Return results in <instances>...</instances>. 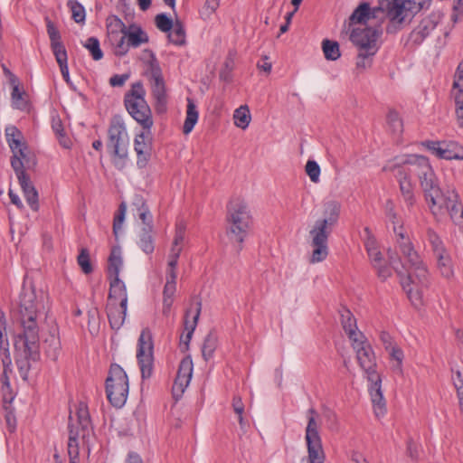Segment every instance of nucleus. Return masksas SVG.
Segmentation results:
<instances>
[{"mask_svg":"<svg viewBox=\"0 0 463 463\" xmlns=\"http://www.w3.org/2000/svg\"><path fill=\"white\" fill-rule=\"evenodd\" d=\"M45 311L44 296L33 288H23L18 309L14 317L19 325L14 335L15 364L23 380H27L31 362L40 360V338L37 319Z\"/></svg>","mask_w":463,"mask_h":463,"instance_id":"obj_1","label":"nucleus"},{"mask_svg":"<svg viewBox=\"0 0 463 463\" xmlns=\"http://www.w3.org/2000/svg\"><path fill=\"white\" fill-rule=\"evenodd\" d=\"M410 171L415 172L419 178L420 187L424 194L425 201L434 217L445 213L449 202H455V190H442L427 157H413Z\"/></svg>","mask_w":463,"mask_h":463,"instance_id":"obj_2","label":"nucleus"},{"mask_svg":"<svg viewBox=\"0 0 463 463\" xmlns=\"http://www.w3.org/2000/svg\"><path fill=\"white\" fill-rule=\"evenodd\" d=\"M341 212L340 203L331 200L323 205V217L317 219L309 231L312 253L311 263L321 262L328 255V238L337 224Z\"/></svg>","mask_w":463,"mask_h":463,"instance_id":"obj_3","label":"nucleus"},{"mask_svg":"<svg viewBox=\"0 0 463 463\" xmlns=\"http://www.w3.org/2000/svg\"><path fill=\"white\" fill-rule=\"evenodd\" d=\"M253 225L249 205L240 198L232 200L227 206L226 236L235 245L237 252L243 248V242Z\"/></svg>","mask_w":463,"mask_h":463,"instance_id":"obj_4","label":"nucleus"},{"mask_svg":"<svg viewBox=\"0 0 463 463\" xmlns=\"http://www.w3.org/2000/svg\"><path fill=\"white\" fill-rule=\"evenodd\" d=\"M393 232L395 233L396 243L399 250L403 258L407 260L409 264L408 268L402 264V269L399 268V269L402 270L405 274H414L420 284L426 285L428 282V269L423 264L420 255L415 250L414 246L404 232L403 227H394Z\"/></svg>","mask_w":463,"mask_h":463,"instance_id":"obj_5","label":"nucleus"},{"mask_svg":"<svg viewBox=\"0 0 463 463\" xmlns=\"http://www.w3.org/2000/svg\"><path fill=\"white\" fill-rule=\"evenodd\" d=\"M128 135L124 122L119 117H114L108 128L107 147L112 155L115 166L122 168L128 157Z\"/></svg>","mask_w":463,"mask_h":463,"instance_id":"obj_6","label":"nucleus"},{"mask_svg":"<svg viewBox=\"0 0 463 463\" xmlns=\"http://www.w3.org/2000/svg\"><path fill=\"white\" fill-rule=\"evenodd\" d=\"M146 78L150 84L156 112H165L167 103L165 81L159 61L148 50H146Z\"/></svg>","mask_w":463,"mask_h":463,"instance_id":"obj_7","label":"nucleus"},{"mask_svg":"<svg viewBox=\"0 0 463 463\" xmlns=\"http://www.w3.org/2000/svg\"><path fill=\"white\" fill-rule=\"evenodd\" d=\"M106 394L110 404L121 408L128 394V375L118 364H111L106 379Z\"/></svg>","mask_w":463,"mask_h":463,"instance_id":"obj_8","label":"nucleus"},{"mask_svg":"<svg viewBox=\"0 0 463 463\" xmlns=\"http://www.w3.org/2000/svg\"><path fill=\"white\" fill-rule=\"evenodd\" d=\"M351 346L355 353L356 361L360 368L366 374L367 379H377V363L374 351L365 335L353 342Z\"/></svg>","mask_w":463,"mask_h":463,"instance_id":"obj_9","label":"nucleus"},{"mask_svg":"<svg viewBox=\"0 0 463 463\" xmlns=\"http://www.w3.org/2000/svg\"><path fill=\"white\" fill-rule=\"evenodd\" d=\"M124 105L128 114L145 129V90L138 80L124 95Z\"/></svg>","mask_w":463,"mask_h":463,"instance_id":"obj_10","label":"nucleus"},{"mask_svg":"<svg viewBox=\"0 0 463 463\" xmlns=\"http://www.w3.org/2000/svg\"><path fill=\"white\" fill-rule=\"evenodd\" d=\"M415 3L411 0H379V6L373 9L385 12L391 23L401 25L408 17L413 16Z\"/></svg>","mask_w":463,"mask_h":463,"instance_id":"obj_11","label":"nucleus"},{"mask_svg":"<svg viewBox=\"0 0 463 463\" xmlns=\"http://www.w3.org/2000/svg\"><path fill=\"white\" fill-rule=\"evenodd\" d=\"M390 263L393 269L397 272L401 279V284L403 290L406 292L409 299L415 307L421 305L422 292L421 288L427 287L428 284L422 285L416 279L412 273L405 274L402 270L399 269L400 260L390 256ZM429 283V281L427 282Z\"/></svg>","mask_w":463,"mask_h":463,"instance_id":"obj_12","label":"nucleus"},{"mask_svg":"<svg viewBox=\"0 0 463 463\" xmlns=\"http://www.w3.org/2000/svg\"><path fill=\"white\" fill-rule=\"evenodd\" d=\"M413 157H423L422 156H410L406 158L394 159L393 163H389L384 166V170L391 171L396 176L402 194L411 193L413 191L412 184L410 180L411 175H416L415 172L410 171Z\"/></svg>","mask_w":463,"mask_h":463,"instance_id":"obj_13","label":"nucleus"},{"mask_svg":"<svg viewBox=\"0 0 463 463\" xmlns=\"http://www.w3.org/2000/svg\"><path fill=\"white\" fill-rule=\"evenodd\" d=\"M383 32L378 27L355 28L350 34V40L357 50L370 51L369 48L374 47L378 52V40Z\"/></svg>","mask_w":463,"mask_h":463,"instance_id":"obj_14","label":"nucleus"},{"mask_svg":"<svg viewBox=\"0 0 463 463\" xmlns=\"http://www.w3.org/2000/svg\"><path fill=\"white\" fill-rule=\"evenodd\" d=\"M194 364L190 355L183 358L179 364L176 377L175 379L172 392L175 400H179L187 386L189 385L193 375Z\"/></svg>","mask_w":463,"mask_h":463,"instance_id":"obj_15","label":"nucleus"},{"mask_svg":"<svg viewBox=\"0 0 463 463\" xmlns=\"http://www.w3.org/2000/svg\"><path fill=\"white\" fill-rule=\"evenodd\" d=\"M202 310V302L200 300L193 303L185 311L184 326L186 335L181 336L180 348L183 352L189 349V343L192 339L193 334L196 328L198 319Z\"/></svg>","mask_w":463,"mask_h":463,"instance_id":"obj_16","label":"nucleus"},{"mask_svg":"<svg viewBox=\"0 0 463 463\" xmlns=\"http://www.w3.org/2000/svg\"><path fill=\"white\" fill-rule=\"evenodd\" d=\"M5 137L8 146L13 153L11 163L15 159L23 161L25 158V150L27 146L24 142L22 132L15 126H8L5 128Z\"/></svg>","mask_w":463,"mask_h":463,"instance_id":"obj_17","label":"nucleus"},{"mask_svg":"<svg viewBox=\"0 0 463 463\" xmlns=\"http://www.w3.org/2000/svg\"><path fill=\"white\" fill-rule=\"evenodd\" d=\"M428 148L439 158L447 160L463 159V148L454 142L430 141L428 142Z\"/></svg>","mask_w":463,"mask_h":463,"instance_id":"obj_18","label":"nucleus"},{"mask_svg":"<svg viewBox=\"0 0 463 463\" xmlns=\"http://www.w3.org/2000/svg\"><path fill=\"white\" fill-rule=\"evenodd\" d=\"M370 383L369 393L373 406V411L377 418L383 416L386 412V402L382 392L381 376L378 375L377 379H367Z\"/></svg>","mask_w":463,"mask_h":463,"instance_id":"obj_19","label":"nucleus"},{"mask_svg":"<svg viewBox=\"0 0 463 463\" xmlns=\"http://www.w3.org/2000/svg\"><path fill=\"white\" fill-rule=\"evenodd\" d=\"M437 24L430 17L424 18L420 21L419 25L413 29L408 39V43L413 46L420 45L424 40L436 28Z\"/></svg>","mask_w":463,"mask_h":463,"instance_id":"obj_20","label":"nucleus"},{"mask_svg":"<svg viewBox=\"0 0 463 463\" xmlns=\"http://www.w3.org/2000/svg\"><path fill=\"white\" fill-rule=\"evenodd\" d=\"M340 317L343 329L347 335L350 342H353L360 337L363 338L364 334L358 330L356 319L349 309L343 307L340 310Z\"/></svg>","mask_w":463,"mask_h":463,"instance_id":"obj_21","label":"nucleus"},{"mask_svg":"<svg viewBox=\"0 0 463 463\" xmlns=\"http://www.w3.org/2000/svg\"><path fill=\"white\" fill-rule=\"evenodd\" d=\"M109 293L108 302L121 304L122 307L128 304V295L125 283L119 279V277L109 278Z\"/></svg>","mask_w":463,"mask_h":463,"instance_id":"obj_22","label":"nucleus"},{"mask_svg":"<svg viewBox=\"0 0 463 463\" xmlns=\"http://www.w3.org/2000/svg\"><path fill=\"white\" fill-rule=\"evenodd\" d=\"M107 316L112 329L118 330L126 317L127 306L122 307L121 304L107 303Z\"/></svg>","mask_w":463,"mask_h":463,"instance_id":"obj_23","label":"nucleus"},{"mask_svg":"<svg viewBox=\"0 0 463 463\" xmlns=\"http://www.w3.org/2000/svg\"><path fill=\"white\" fill-rule=\"evenodd\" d=\"M72 417L70 416L69 423V440H68V455L70 458V463H79L80 447H79V437L80 430H74V424L71 422Z\"/></svg>","mask_w":463,"mask_h":463,"instance_id":"obj_24","label":"nucleus"},{"mask_svg":"<svg viewBox=\"0 0 463 463\" xmlns=\"http://www.w3.org/2000/svg\"><path fill=\"white\" fill-rule=\"evenodd\" d=\"M307 425L306 427V442L307 441H320L321 437L319 435L318 428L319 423L317 421L318 414L314 408H310L307 412Z\"/></svg>","mask_w":463,"mask_h":463,"instance_id":"obj_25","label":"nucleus"},{"mask_svg":"<svg viewBox=\"0 0 463 463\" xmlns=\"http://www.w3.org/2000/svg\"><path fill=\"white\" fill-rule=\"evenodd\" d=\"M46 28L51 42V49L53 52V55L66 52L67 51L64 44L61 42V37L59 30L55 27L54 24L48 18H46Z\"/></svg>","mask_w":463,"mask_h":463,"instance_id":"obj_26","label":"nucleus"},{"mask_svg":"<svg viewBox=\"0 0 463 463\" xmlns=\"http://www.w3.org/2000/svg\"><path fill=\"white\" fill-rule=\"evenodd\" d=\"M176 273L166 275V282L164 288L163 313L167 314L170 311L173 296L176 289Z\"/></svg>","mask_w":463,"mask_h":463,"instance_id":"obj_27","label":"nucleus"},{"mask_svg":"<svg viewBox=\"0 0 463 463\" xmlns=\"http://www.w3.org/2000/svg\"><path fill=\"white\" fill-rule=\"evenodd\" d=\"M369 50L370 51L358 50L355 62V71L357 73H363L364 71L372 67L373 57L377 52L373 46L371 47V49L369 48Z\"/></svg>","mask_w":463,"mask_h":463,"instance_id":"obj_28","label":"nucleus"},{"mask_svg":"<svg viewBox=\"0 0 463 463\" xmlns=\"http://www.w3.org/2000/svg\"><path fill=\"white\" fill-rule=\"evenodd\" d=\"M12 167L16 174L24 194H26V192H31V188H35L31 182L29 175L24 170L23 161L15 159L14 162H12Z\"/></svg>","mask_w":463,"mask_h":463,"instance_id":"obj_29","label":"nucleus"},{"mask_svg":"<svg viewBox=\"0 0 463 463\" xmlns=\"http://www.w3.org/2000/svg\"><path fill=\"white\" fill-rule=\"evenodd\" d=\"M121 267L122 259L120 249L114 247L112 248L108 260V278L119 277V270Z\"/></svg>","mask_w":463,"mask_h":463,"instance_id":"obj_30","label":"nucleus"},{"mask_svg":"<svg viewBox=\"0 0 463 463\" xmlns=\"http://www.w3.org/2000/svg\"><path fill=\"white\" fill-rule=\"evenodd\" d=\"M198 111L196 105L194 104V100L192 99H187V109H186V118L184 123L183 127V132L184 134L187 135L189 134L194 125L197 123L198 120Z\"/></svg>","mask_w":463,"mask_h":463,"instance_id":"obj_31","label":"nucleus"},{"mask_svg":"<svg viewBox=\"0 0 463 463\" xmlns=\"http://www.w3.org/2000/svg\"><path fill=\"white\" fill-rule=\"evenodd\" d=\"M425 238H426V241L430 246L434 256L440 254V253L444 252L445 250H447L440 236L431 227L427 228Z\"/></svg>","mask_w":463,"mask_h":463,"instance_id":"obj_32","label":"nucleus"},{"mask_svg":"<svg viewBox=\"0 0 463 463\" xmlns=\"http://www.w3.org/2000/svg\"><path fill=\"white\" fill-rule=\"evenodd\" d=\"M437 259V265L440 274L446 278L450 279L454 275L452 260L448 250L435 256Z\"/></svg>","mask_w":463,"mask_h":463,"instance_id":"obj_33","label":"nucleus"},{"mask_svg":"<svg viewBox=\"0 0 463 463\" xmlns=\"http://www.w3.org/2000/svg\"><path fill=\"white\" fill-rule=\"evenodd\" d=\"M376 13L373 15V10L371 11L370 5L368 3H362L351 14L350 22L351 24L365 23L371 16L374 17Z\"/></svg>","mask_w":463,"mask_h":463,"instance_id":"obj_34","label":"nucleus"},{"mask_svg":"<svg viewBox=\"0 0 463 463\" xmlns=\"http://www.w3.org/2000/svg\"><path fill=\"white\" fill-rule=\"evenodd\" d=\"M77 417V424L74 425V430L79 429L80 433H81L82 437L85 435V431L90 425V418L87 406L84 403H80L76 411Z\"/></svg>","mask_w":463,"mask_h":463,"instance_id":"obj_35","label":"nucleus"},{"mask_svg":"<svg viewBox=\"0 0 463 463\" xmlns=\"http://www.w3.org/2000/svg\"><path fill=\"white\" fill-rule=\"evenodd\" d=\"M168 33V40L171 43L182 46L186 43L185 30L181 22L176 21Z\"/></svg>","mask_w":463,"mask_h":463,"instance_id":"obj_36","label":"nucleus"},{"mask_svg":"<svg viewBox=\"0 0 463 463\" xmlns=\"http://www.w3.org/2000/svg\"><path fill=\"white\" fill-rule=\"evenodd\" d=\"M308 462L324 463L325 455L322 448V441H307Z\"/></svg>","mask_w":463,"mask_h":463,"instance_id":"obj_37","label":"nucleus"},{"mask_svg":"<svg viewBox=\"0 0 463 463\" xmlns=\"http://www.w3.org/2000/svg\"><path fill=\"white\" fill-rule=\"evenodd\" d=\"M250 113L247 105H242L236 109L233 114L234 124L236 127L245 129L250 122Z\"/></svg>","mask_w":463,"mask_h":463,"instance_id":"obj_38","label":"nucleus"},{"mask_svg":"<svg viewBox=\"0 0 463 463\" xmlns=\"http://www.w3.org/2000/svg\"><path fill=\"white\" fill-rule=\"evenodd\" d=\"M217 335L213 332H209L205 336L202 346V355L205 361H208L213 357L217 347Z\"/></svg>","mask_w":463,"mask_h":463,"instance_id":"obj_39","label":"nucleus"},{"mask_svg":"<svg viewBox=\"0 0 463 463\" xmlns=\"http://www.w3.org/2000/svg\"><path fill=\"white\" fill-rule=\"evenodd\" d=\"M445 213H449L451 220L455 223H463V206L459 202L458 193L456 194L455 202H449V205L448 204V208H446Z\"/></svg>","mask_w":463,"mask_h":463,"instance_id":"obj_40","label":"nucleus"},{"mask_svg":"<svg viewBox=\"0 0 463 463\" xmlns=\"http://www.w3.org/2000/svg\"><path fill=\"white\" fill-rule=\"evenodd\" d=\"M142 29L135 24H131L128 28H126L123 33L128 40V45L132 47H137L145 41L142 38Z\"/></svg>","mask_w":463,"mask_h":463,"instance_id":"obj_41","label":"nucleus"},{"mask_svg":"<svg viewBox=\"0 0 463 463\" xmlns=\"http://www.w3.org/2000/svg\"><path fill=\"white\" fill-rule=\"evenodd\" d=\"M322 50L325 58L328 61H336L341 56L339 44L337 42L331 41L328 39L323 40Z\"/></svg>","mask_w":463,"mask_h":463,"instance_id":"obj_42","label":"nucleus"},{"mask_svg":"<svg viewBox=\"0 0 463 463\" xmlns=\"http://www.w3.org/2000/svg\"><path fill=\"white\" fill-rule=\"evenodd\" d=\"M127 26L122 20L116 15H111L107 19V29L113 38H117L119 33L123 34Z\"/></svg>","mask_w":463,"mask_h":463,"instance_id":"obj_43","label":"nucleus"},{"mask_svg":"<svg viewBox=\"0 0 463 463\" xmlns=\"http://www.w3.org/2000/svg\"><path fill=\"white\" fill-rule=\"evenodd\" d=\"M387 125L393 135L400 136L403 131L402 120L395 110H390L387 114Z\"/></svg>","mask_w":463,"mask_h":463,"instance_id":"obj_44","label":"nucleus"},{"mask_svg":"<svg viewBox=\"0 0 463 463\" xmlns=\"http://www.w3.org/2000/svg\"><path fill=\"white\" fill-rule=\"evenodd\" d=\"M68 6L71 12V18L77 24H84L86 12L84 6L77 0H69Z\"/></svg>","mask_w":463,"mask_h":463,"instance_id":"obj_45","label":"nucleus"},{"mask_svg":"<svg viewBox=\"0 0 463 463\" xmlns=\"http://www.w3.org/2000/svg\"><path fill=\"white\" fill-rule=\"evenodd\" d=\"M145 328L141 330L137 349V359L140 368L141 377L145 379Z\"/></svg>","mask_w":463,"mask_h":463,"instance_id":"obj_46","label":"nucleus"},{"mask_svg":"<svg viewBox=\"0 0 463 463\" xmlns=\"http://www.w3.org/2000/svg\"><path fill=\"white\" fill-rule=\"evenodd\" d=\"M83 46L90 52L94 61H99L103 58V52L100 49L99 41L98 38H88Z\"/></svg>","mask_w":463,"mask_h":463,"instance_id":"obj_47","label":"nucleus"},{"mask_svg":"<svg viewBox=\"0 0 463 463\" xmlns=\"http://www.w3.org/2000/svg\"><path fill=\"white\" fill-rule=\"evenodd\" d=\"M127 212V206L125 203H121L118 206V211L114 215L113 220V233L116 238H118L119 232L121 231L122 224L125 220V215Z\"/></svg>","mask_w":463,"mask_h":463,"instance_id":"obj_48","label":"nucleus"},{"mask_svg":"<svg viewBox=\"0 0 463 463\" xmlns=\"http://www.w3.org/2000/svg\"><path fill=\"white\" fill-rule=\"evenodd\" d=\"M186 230V223L183 219H179L175 224V234L173 241V246L171 249L181 248L183 246L184 241Z\"/></svg>","mask_w":463,"mask_h":463,"instance_id":"obj_49","label":"nucleus"},{"mask_svg":"<svg viewBox=\"0 0 463 463\" xmlns=\"http://www.w3.org/2000/svg\"><path fill=\"white\" fill-rule=\"evenodd\" d=\"M77 261H78V264L80 267L81 270L85 274H90L93 271V268L90 263V253H89L88 249H86V248L80 249V253L77 257Z\"/></svg>","mask_w":463,"mask_h":463,"instance_id":"obj_50","label":"nucleus"},{"mask_svg":"<svg viewBox=\"0 0 463 463\" xmlns=\"http://www.w3.org/2000/svg\"><path fill=\"white\" fill-rule=\"evenodd\" d=\"M387 352L389 353L390 357L396 362V364L392 366V369L397 371L399 373H402V364L404 358L402 350L397 345H394Z\"/></svg>","mask_w":463,"mask_h":463,"instance_id":"obj_51","label":"nucleus"},{"mask_svg":"<svg viewBox=\"0 0 463 463\" xmlns=\"http://www.w3.org/2000/svg\"><path fill=\"white\" fill-rule=\"evenodd\" d=\"M155 23L156 27L164 33L169 32L175 24L173 20L165 14H157L155 18Z\"/></svg>","mask_w":463,"mask_h":463,"instance_id":"obj_52","label":"nucleus"},{"mask_svg":"<svg viewBox=\"0 0 463 463\" xmlns=\"http://www.w3.org/2000/svg\"><path fill=\"white\" fill-rule=\"evenodd\" d=\"M306 173L313 183H317L320 176V166L314 160H308L306 164Z\"/></svg>","mask_w":463,"mask_h":463,"instance_id":"obj_53","label":"nucleus"},{"mask_svg":"<svg viewBox=\"0 0 463 463\" xmlns=\"http://www.w3.org/2000/svg\"><path fill=\"white\" fill-rule=\"evenodd\" d=\"M54 57H55L57 63L59 64V67H60V70H61L63 79L67 82H69L70 75H69V69H68V63H67V61H68L67 52L54 55Z\"/></svg>","mask_w":463,"mask_h":463,"instance_id":"obj_54","label":"nucleus"},{"mask_svg":"<svg viewBox=\"0 0 463 463\" xmlns=\"http://www.w3.org/2000/svg\"><path fill=\"white\" fill-rule=\"evenodd\" d=\"M232 408L236 414H238V420L239 423L241 428L245 426L244 418H243V412H244V404L241 401V398L240 396H233L232 399Z\"/></svg>","mask_w":463,"mask_h":463,"instance_id":"obj_55","label":"nucleus"},{"mask_svg":"<svg viewBox=\"0 0 463 463\" xmlns=\"http://www.w3.org/2000/svg\"><path fill=\"white\" fill-rule=\"evenodd\" d=\"M135 146V151L137 154L138 160L137 164L139 165L142 162V156L145 151V131H141L137 137H135L134 141Z\"/></svg>","mask_w":463,"mask_h":463,"instance_id":"obj_56","label":"nucleus"},{"mask_svg":"<svg viewBox=\"0 0 463 463\" xmlns=\"http://www.w3.org/2000/svg\"><path fill=\"white\" fill-rule=\"evenodd\" d=\"M181 253V248L171 249L169 254V261H168V271L166 275H171L175 272V268L177 266L178 259Z\"/></svg>","mask_w":463,"mask_h":463,"instance_id":"obj_57","label":"nucleus"},{"mask_svg":"<svg viewBox=\"0 0 463 463\" xmlns=\"http://www.w3.org/2000/svg\"><path fill=\"white\" fill-rule=\"evenodd\" d=\"M384 209H385V214H386L387 218L393 224V228L397 227V225L399 224V221H398V215L395 212V207H394L393 202L392 200H388L385 203Z\"/></svg>","mask_w":463,"mask_h":463,"instance_id":"obj_58","label":"nucleus"},{"mask_svg":"<svg viewBox=\"0 0 463 463\" xmlns=\"http://www.w3.org/2000/svg\"><path fill=\"white\" fill-rule=\"evenodd\" d=\"M4 408L5 411V419L6 421L7 429L10 432H14L16 428V419L14 413V410L11 408L10 405H4Z\"/></svg>","mask_w":463,"mask_h":463,"instance_id":"obj_59","label":"nucleus"},{"mask_svg":"<svg viewBox=\"0 0 463 463\" xmlns=\"http://www.w3.org/2000/svg\"><path fill=\"white\" fill-rule=\"evenodd\" d=\"M117 41L116 46H115V54L118 56H122L126 54L128 51V43H126V36L123 34L118 35L117 38L114 39Z\"/></svg>","mask_w":463,"mask_h":463,"instance_id":"obj_60","label":"nucleus"},{"mask_svg":"<svg viewBox=\"0 0 463 463\" xmlns=\"http://www.w3.org/2000/svg\"><path fill=\"white\" fill-rule=\"evenodd\" d=\"M12 102L14 108L16 109H24L25 107V101L23 98L24 92H22L19 87H15L13 89L12 93Z\"/></svg>","mask_w":463,"mask_h":463,"instance_id":"obj_61","label":"nucleus"},{"mask_svg":"<svg viewBox=\"0 0 463 463\" xmlns=\"http://www.w3.org/2000/svg\"><path fill=\"white\" fill-rule=\"evenodd\" d=\"M24 197L26 199L27 203L30 205L31 209L33 211H38L39 209V202H38V192L35 188H31V192H26L24 194Z\"/></svg>","mask_w":463,"mask_h":463,"instance_id":"obj_62","label":"nucleus"},{"mask_svg":"<svg viewBox=\"0 0 463 463\" xmlns=\"http://www.w3.org/2000/svg\"><path fill=\"white\" fill-rule=\"evenodd\" d=\"M60 349V343L58 339L55 338L54 335L51 336V344L49 348L45 350L46 354L53 361H55L58 357Z\"/></svg>","mask_w":463,"mask_h":463,"instance_id":"obj_63","label":"nucleus"},{"mask_svg":"<svg viewBox=\"0 0 463 463\" xmlns=\"http://www.w3.org/2000/svg\"><path fill=\"white\" fill-rule=\"evenodd\" d=\"M453 89L454 90L463 89V62H460L458 65L456 74H455V80L453 82Z\"/></svg>","mask_w":463,"mask_h":463,"instance_id":"obj_64","label":"nucleus"}]
</instances>
